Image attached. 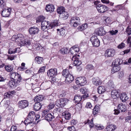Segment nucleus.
<instances>
[{
    "mask_svg": "<svg viewBox=\"0 0 131 131\" xmlns=\"http://www.w3.org/2000/svg\"><path fill=\"white\" fill-rule=\"evenodd\" d=\"M50 25V22L46 21H42L41 24V29L43 30H44L46 29L49 28Z\"/></svg>",
    "mask_w": 131,
    "mask_h": 131,
    "instance_id": "obj_12",
    "label": "nucleus"
},
{
    "mask_svg": "<svg viewBox=\"0 0 131 131\" xmlns=\"http://www.w3.org/2000/svg\"><path fill=\"white\" fill-rule=\"evenodd\" d=\"M116 128V125L113 124L108 125L105 129V131H114Z\"/></svg>",
    "mask_w": 131,
    "mask_h": 131,
    "instance_id": "obj_17",
    "label": "nucleus"
},
{
    "mask_svg": "<svg viewBox=\"0 0 131 131\" xmlns=\"http://www.w3.org/2000/svg\"><path fill=\"white\" fill-rule=\"evenodd\" d=\"M100 110V108L97 105L95 106L93 109V113L94 115H96L97 114Z\"/></svg>",
    "mask_w": 131,
    "mask_h": 131,
    "instance_id": "obj_43",
    "label": "nucleus"
},
{
    "mask_svg": "<svg viewBox=\"0 0 131 131\" xmlns=\"http://www.w3.org/2000/svg\"><path fill=\"white\" fill-rule=\"evenodd\" d=\"M126 32L128 35L131 34V28H129V27L128 26L127 28Z\"/></svg>",
    "mask_w": 131,
    "mask_h": 131,
    "instance_id": "obj_55",
    "label": "nucleus"
},
{
    "mask_svg": "<svg viewBox=\"0 0 131 131\" xmlns=\"http://www.w3.org/2000/svg\"><path fill=\"white\" fill-rule=\"evenodd\" d=\"M21 43L24 45H29L30 44V41L28 40H23L21 42Z\"/></svg>",
    "mask_w": 131,
    "mask_h": 131,
    "instance_id": "obj_50",
    "label": "nucleus"
},
{
    "mask_svg": "<svg viewBox=\"0 0 131 131\" xmlns=\"http://www.w3.org/2000/svg\"><path fill=\"white\" fill-rule=\"evenodd\" d=\"M55 8L54 6L52 4H49L46 6V10L48 12L50 13L54 11Z\"/></svg>",
    "mask_w": 131,
    "mask_h": 131,
    "instance_id": "obj_20",
    "label": "nucleus"
},
{
    "mask_svg": "<svg viewBox=\"0 0 131 131\" xmlns=\"http://www.w3.org/2000/svg\"><path fill=\"white\" fill-rule=\"evenodd\" d=\"M113 84V82L111 80H110L107 83V84L109 86H112Z\"/></svg>",
    "mask_w": 131,
    "mask_h": 131,
    "instance_id": "obj_61",
    "label": "nucleus"
},
{
    "mask_svg": "<svg viewBox=\"0 0 131 131\" xmlns=\"http://www.w3.org/2000/svg\"><path fill=\"white\" fill-rule=\"evenodd\" d=\"M119 97L120 99L123 102H125L129 98L125 93H122L121 95H120Z\"/></svg>",
    "mask_w": 131,
    "mask_h": 131,
    "instance_id": "obj_23",
    "label": "nucleus"
},
{
    "mask_svg": "<svg viewBox=\"0 0 131 131\" xmlns=\"http://www.w3.org/2000/svg\"><path fill=\"white\" fill-rule=\"evenodd\" d=\"M126 106L125 105L123 104L122 103H120L118 104L117 109L114 110V114L115 115H118L120 112H124L126 110Z\"/></svg>",
    "mask_w": 131,
    "mask_h": 131,
    "instance_id": "obj_5",
    "label": "nucleus"
},
{
    "mask_svg": "<svg viewBox=\"0 0 131 131\" xmlns=\"http://www.w3.org/2000/svg\"><path fill=\"white\" fill-rule=\"evenodd\" d=\"M16 92L13 90L11 92H8L7 93H5V95L7 98H11L13 95L15 94Z\"/></svg>",
    "mask_w": 131,
    "mask_h": 131,
    "instance_id": "obj_26",
    "label": "nucleus"
},
{
    "mask_svg": "<svg viewBox=\"0 0 131 131\" xmlns=\"http://www.w3.org/2000/svg\"><path fill=\"white\" fill-rule=\"evenodd\" d=\"M58 21L57 20H54L53 22L50 24V27L52 28L58 25Z\"/></svg>",
    "mask_w": 131,
    "mask_h": 131,
    "instance_id": "obj_49",
    "label": "nucleus"
},
{
    "mask_svg": "<svg viewBox=\"0 0 131 131\" xmlns=\"http://www.w3.org/2000/svg\"><path fill=\"white\" fill-rule=\"evenodd\" d=\"M80 92L83 94L88 93V90L85 87H83L80 89Z\"/></svg>",
    "mask_w": 131,
    "mask_h": 131,
    "instance_id": "obj_46",
    "label": "nucleus"
},
{
    "mask_svg": "<svg viewBox=\"0 0 131 131\" xmlns=\"http://www.w3.org/2000/svg\"><path fill=\"white\" fill-rule=\"evenodd\" d=\"M24 37L23 35L21 34H18L15 38V41L16 42L20 43V42L24 39Z\"/></svg>",
    "mask_w": 131,
    "mask_h": 131,
    "instance_id": "obj_22",
    "label": "nucleus"
},
{
    "mask_svg": "<svg viewBox=\"0 0 131 131\" xmlns=\"http://www.w3.org/2000/svg\"><path fill=\"white\" fill-rule=\"evenodd\" d=\"M5 69L7 71L10 72L12 71L13 69V68L10 65H8L6 66L5 67Z\"/></svg>",
    "mask_w": 131,
    "mask_h": 131,
    "instance_id": "obj_47",
    "label": "nucleus"
},
{
    "mask_svg": "<svg viewBox=\"0 0 131 131\" xmlns=\"http://www.w3.org/2000/svg\"><path fill=\"white\" fill-rule=\"evenodd\" d=\"M93 118L92 119L91 121L88 120L87 121H85L84 122L85 124L88 123V124H89V126L90 128H92L94 126V125L93 124Z\"/></svg>",
    "mask_w": 131,
    "mask_h": 131,
    "instance_id": "obj_40",
    "label": "nucleus"
},
{
    "mask_svg": "<svg viewBox=\"0 0 131 131\" xmlns=\"http://www.w3.org/2000/svg\"><path fill=\"white\" fill-rule=\"evenodd\" d=\"M57 32L59 34V35L61 36H63L66 33V31L64 28L57 29Z\"/></svg>",
    "mask_w": 131,
    "mask_h": 131,
    "instance_id": "obj_28",
    "label": "nucleus"
},
{
    "mask_svg": "<svg viewBox=\"0 0 131 131\" xmlns=\"http://www.w3.org/2000/svg\"><path fill=\"white\" fill-rule=\"evenodd\" d=\"M64 11V8L63 7H59L57 9V13L60 15Z\"/></svg>",
    "mask_w": 131,
    "mask_h": 131,
    "instance_id": "obj_38",
    "label": "nucleus"
},
{
    "mask_svg": "<svg viewBox=\"0 0 131 131\" xmlns=\"http://www.w3.org/2000/svg\"><path fill=\"white\" fill-rule=\"evenodd\" d=\"M60 16L63 20H66L68 18L69 15L67 12L64 11L60 15Z\"/></svg>",
    "mask_w": 131,
    "mask_h": 131,
    "instance_id": "obj_36",
    "label": "nucleus"
},
{
    "mask_svg": "<svg viewBox=\"0 0 131 131\" xmlns=\"http://www.w3.org/2000/svg\"><path fill=\"white\" fill-rule=\"evenodd\" d=\"M79 55L76 54H74V55L72 56V60L73 61V66H78L81 64V61L79 60Z\"/></svg>",
    "mask_w": 131,
    "mask_h": 131,
    "instance_id": "obj_8",
    "label": "nucleus"
},
{
    "mask_svg": "<svg viewBox=\"0 0 131 131\" xmlns=\"http://www.w3.org/2000/svg\"><path fill=\"white\" fill-rule=\"evenodd\" d=\"M28 102L26 100L20 101L18 103V107L21 109L26 107L28 106Z\"/></svg>",
    "mask_w": 131,
    "mask_h": 131,
    "instance_id": "obj_10",
    "label": "nucleus"
},
{
    "mask_svg": "<svg viewBox=\"0 0 131 131\" xmlns=\"http://www.w3.org/2000/svg\"><path fill=\"white\" fill-rule=\"evenodd\" d=\"M70 22L71 25L75 27L80 24V19L79 18L77 17H72L70 20Z\"/></svg>",
    "mask_w": 131,
    "mask_h": 131,
    "instance_id": "obj_6",
    "label": "nucleus"
},
{
    "mask_svg": "<svg viewBox=\"0 0 131 131\" xmlns=\"http://www.w3.org/2000/svg\"><path fill=\"white\" fill-rule=\"evenodd\" d=\"M103 27H101L99 28L97 30L95 31L96 34L98 35L102 36L104 35L106 32L103 30Z\"/></svg>",
    "mask_w": 131,
    "mask_h": 131,
    "instance_id": "obj_18",
    "label": "nucleus"
},
{
    "mask_svg": "<svg viewBox=\"0 0 131 131\" xmlns=\"http://www.w3.org/2000/svg\"><path fill=\"white\" fill-rule=\"evenodd\" d=\"M70 73L68 69H66L63 70L62 71V74L64 77H65V78Z\"/></svg>",
    "mask_w": 131,
    "mask_h": 131,
    "instance_id": "obj_48",
    "label": "nucleus"
},
{
    "mask_svg": "<svg viewBox=\"0 0 131 131\" xmlns=\"http://www.w3.org/2000/svg\"><path fill=\"white\" fill-rule=\"evenodd\" d=\"M105 22L106 23V24L108 25V24H110L111 22V20L110 19V18L108 17H107L105 20Z\"/></svg>",
    "mask_w": 131,
    "mask_h": 131,
    "instance_id": "obj_60",
    "label": "nucleus"
},
{
    "mask_svg": "<svg viewBox=\"0 0 131 131\" xmlns=\"http://www.w3.org/2000/svg\"><path fill=\"white\" fill-rule=\"evenodd\" d=\"M105 91V89L104 86H100L98 88V92L100 94L103 93Z\"/></svg>",
    "mask_w": 131,
    "mask_h": 131,
    "instance_id": "obj_34",
    "label": "nucleus"
},
{
    "mask_svg": "<svg viewBox=\"0 0 131 131\" xmlns=\"http://www.w3.org/2000/svg\"><path fill=\"white\" fill-rule=\"evenodd\" d=\"M43 99V97L42 96H36L35 97L34 101H35L37 102L42 101Z\"/></svg>",
    "mask_w": 131,
    "mask_h": 131,
    "instance_id": "obj_35",
    "label": "nucleus"
},
{
    "mask_svg": "<svg viewBox=\"0 0 131 131\" xmlns=\"http://www.w3.org/2000/svg\"><path fill=\"white\" fill-rule=\"evenodd\" d=\"M26 126V128L28 129H31L34 127V122H31L27 123V122H24Z\"/></svg>",
    "mask_w": 131,
    "mask_h": 131,
    "instance_id": "obj_25",
    "label": "nucleus"
},
{
    "mask_svg": "<svg viewBox=\"0 0 131 131\" xmlns=\"http://www.w3.org/2000/svg\"><path fill=\"white\" fill-rule=\"evenodd\" d=\"M87 28V25L86 24H83L81 26H79L77 29L79 31H82L86 29Z\"/></svg>",
    "mask_w": 131,
    "mask_h": 131,
    "instance_id": "obj_32",
    "label": "nucleus"
},
{
    "mask_svg": "<svg viewBox=\"0 0 131 131\" xmlns=\"http://www.w3.org/2000/svg\"><path fill=\"white\" fill-rule=\"evenodd\" d=\"M68 101L69 100L67 98H62L59 100H57L56 102V104L58 106H64Z\"/></svg>",
    "mask_w": 131,
    "mask_h": 131,
    "instance_id": "obj_9",
    "label": "nucleus"
},
{
    "mask_svg": "<svg viewBox=\"0 0 131 131\" xmlns=\"http://www.w3.org/2000/svg\"><path fill=\"white\" fill-rule=\"evenodd\" d=\"M94 3L95 5L97 11L100 13H104L108 10V8L105 5L99 4L96 1H95Z\"/></svg>",
    "mask_w": 131,
    "mask_h": 131,
    "instance_id": "obj_3",
    "label": "nucleus"
},
{
    "mask_svg": "<svg viewBox=\"0 0 131 131\" xmlns=\"http://www.w3.org/2000/svg\"><path fill=\"white\" fill-rule=\"evenodd\" d=\"M111 96L113 99H116L119 97L120 95L118 92L115 90L112 91L111 92Z\"/></svg>",
    "mask_w": 131,
    "mask_h": 131,
    "instance_id": "obj_19",
    "label": "nucleus"
},
{
    "mask_svg": "<svg viewBox=\"0 0 131 131\" xmlns=\"http://www.w3.org/2000/svg\"><path fill=\"white\" fill-rule=\"evenodd\" d=\"M67 128L70 131H76L74 127L73 126L69 127Z\"/></svg>",
    "mask_w": 131,
    "mask_h": 131,
    "instance_id": "obj_64",
    "label": "nucleus"
},
{
    "mask_svg": "<svg viewBox=\"0 0 131 131\" xmlns=\"http://www.w3.org/2000/svg\"><path fill=\"white\" fill-rule=\"evenodd\" d=\"M127 42L128 43H130L129 47L131 48V36H129L128 37Z\"/></svg>",
    "mask_w": 131,
    "mask_h": 131,
    "instance_id": "obj_56",
    "label": "nucleus"
},
{
    "mask_svg": "<svg viewBox=\"0 0 131 131\" xmlns=\"http://www.w3.org/2000/svg\"><path fill=\"white\" fill-rule=\"evenodd\" d=\"M55 105V103L53 101H52L48 105L47 108L49 110H51L54 108Z\"/></svg>",
    "mask_w": 131,
    "mask_h": 131,
    "instance_id": "obj_41",
    "label": "nucleus"
},
{
    "mask_svg": "<svg viewBox=\"0 0 131 131\" xmlns=\"http://www.w3.org/2000/svg\"><path fill=\"white\" fill-rule=\"evenodd\" d=\"M123 62L122 60L117 58L113 62L112 65L115 66L119 65L121 64Z\"/></svg>",
    "mask_w": 131,
    "mask_h": 131,
    "instance_id": "obj_24",
    "label": "nucleus"
},
{
    "mask_svg": "<svg viewBox=\"0 0 131 131\" xmlns=\"http://www.w3.org/2000/svg\"><path fill=\"white\" fill-rule=\"evenodd\" d=\"M65 78L66 81L69 82H71L74 79L73 75L70 73Z\"/></svg>",
    "mask_w": 131,
    "mask_h": 131,
    "instance_id": "obj_27",
    "label": "nucleus"
},
{
    "mask_svg": "<svg viewBox=\"0 0 131 131\" xmlns=\"http://www.w3.org/2000/svg\"><path fill=\"white\" fill-rule=\"evenodd\" d=\"M90 40L94 46L98 47L100 45V41L95 36H93L90 38Z\"/></svg>",
    "mask_w": 131,
    "mask_h": 131,
    "instance_id": "obj_11",
    "label": "nucleus"
},
{
    "mask_svg": "<svg viewBox=\"0 0 131 131\" xmlns=\"http://www.w3.org/2000/svg\"><path fill=\"white\" fill-rule=\"evenodd\" d=\"M10 77L12 80L9 82V85L11 87L17 86L21 81L22 78L18 73L11 72Z\"/></svg>",
    "mask_w": 131,
    "mask_h": 131,
    "instance_id": "obj_1",
    "label": "nucleus"
},
{
    "mask_svg": "<svg viewBox=\"0 0 131 131\" xmlns=\"http://www.w3.org/2000/svg\"><path fill=\"white\" fill-rule=\"evenodd\" d=\"M85 68L87 70V71H89L90 70L93 69L94 67L92 64H89L87 65L86 66Z\"/></svg>",
    "mask_w": 131,
    "mask_h": 131,
    "instance_id": "obj_39",
    "label": "nucleus"
},
{
    "mask_svg": "<svg viewBox=\"0 0 131 131\" xmlns=\"http://www.w3.org/2000/svg\"><path fill=\"white\" fill-rule=\"evenodd\" d=\"M76 108L79 110L81 108L82 105L81 104L78 103V104L76 105Z\"/></svg>",
    "mask_w": 131,
    "mask_h": 131,
    "instance_id": "obj_59",
    "label": "nucleus"
},
{
    "mask_svg": "<svg viewBox=\"0 0 131 131\" xmlns=\"http://www.w3.org/2000/svg\"><path fill=\"white\" fill-rule=\"evenodd\" d=\"M120 66L119 65L114 66L112 69L111 73H114L120 70Z\"/></svg>",
    "mask_w": 131,
    "mask_h": 131,
    "instance_id": "obj_29",
    "label": "nucleus"
},
{
    "mask_svg": "<svg viewBox=\"0 0 131 131\" xmlns=\"http://www.w3.org/2000/svg\"><path fill=\"white\" fill-rule=\"evenodd\" d=\"M118 32V31L117 30H113L110 31V33L112 35H116Z\"/></svg>",
    "mask_w": 131,
    "mask_h": 131,
    "instance_id": "obj_54",
    "label": "nucleus"
},
{
    "mask_svg": "<svg viewBox=\"0 0 131 131\" xmlns=\"http://www.w3.org/2000/svg\"><path fill=\"white\" fill-rule=\"evenodd\" d=\"M16 49H9L8 50V53L9 54H13L16 53Z\"/></svg>",
    "mask_w": 131,
    "mask_h": 131,
    "instance_id": "obj_52",
    "label": "nucleus"
},
{
    "mask_svg": "<svg viewBox=\"0 0 131 131\" xmlns=\"http://www.w3.org/2000/svg\"><path fill=\"white\" fill-rule=\"evenodd\" d=\"M118 77L120 79H122L124 75L123 72L122 71L119 72L118 73Z\"/></svg>",
    "mask_w": 131,
    "mask_h": 131,
    "instance_id": "obj_58",
    "label": "nucleus"
},
{
    "mask_svg": "<svg viewBox=\"0 0 131 131\" xmlns=\"http://www.w3.org/2000/svg\"><path fill=\"white\" fill-rule=\"evenodd\" d=\"M35 113L34 111L30 112L24 122H27V123L34 122L33 121L35 118Z\"/></svg>",
    "mask_w": 131,
    "mask_h": 131,
    "instance_id": "obj_4",
    "label": "nucleus"
},
{
    "mask_svg": "<svg viewBox=\"0 0 131 131\" xmlns=\"http://www.w3.org/2000/svg\"><path fill=\"white\" fill-rule=\"evenodd\" d=\"M35 60L37 61L38 64H40L43 61V58L41 57L37 56L35 57Z\"/></svg>",
    "mask_w": 131,
    "mask_h": 131,
    "instance_id": "obj_37",
    "label": "nucleus"
},
{
    "mask_svg": "<svg viewBox=\"0 0 131 131\" xmlns=\"http://www.w3.org/2000/svg\"><path fill=\"white\" fill-rule=\"evenodd\" d=\"M57 70L56 68L51 69L49 70L47 72L48 75L50 77H53L57 74Z\"/></svg>",
    "mask_w": 131,
    "mask_h": 131,
    "instance_id": "obj_14",
    "label": "nucleus"
},
{
    "mask_svg": "<svg viewBox=\"0 0 131 131\" xmlns=\"http://www.w3.org/2000/svg\"><path fill=\"white\" fill-rule=\"evenodd\" d=\"M63 117L65 118V119L67 120H68L70 119L71 114H70L68 113V112H66L63 113Z\"/></svg>",
    "mask_w": 131,
    "mask_h": 131,
    "instance_id": "obj_30",
    "label": "nucleus"
},
{
    "mask_svg": "<svg viewBox=\"0 0 131 131\" xmlns=\"http://www.w3.org/2000/svg\"><path fill=\"white\" fill-rule=\"evenodd\" d=\"M68 49L66 47H64L59 50V52L62 54H67L68 53Z\"/></svg>",
    "mask_w": 131,
    "mask_h": 131,
    "instance_id": "obj_42",
    "label": "nucleus"
},
{
    "mask_svg": "<svg viewBox=\"0 0 131 131\" xmlns=\"http://www.w3.org/2000/svg\"><path fill=\"white\" fill-rule=\"evenodd\" d=\"M39 31L38 28L35 27H31L29 29V33L31 35H35L37 34Z\"/></svg>",
    "mask_w": 131,
    "mask_h": 131,
    "instance_id": "obj_15",
    "label": "nucleus"
},
{
    "mask_svg": "<svg viewBox=\"0 0 131 131\" xmlns=\"http://www.w3.org/2000/svg\"><path fill=\"white\" fill-rule=\"evenodd\" d=\"M72 48L74 50L75 52H76L77 53L79 52V47L77 45H75L72 47Z\"/></svg>",
    "mask_w": 131,
    "mask_h": 131,
    "instance_id": "obj_53",
    "label": "nucleus"
},
{
    "mask_svg": "<svg viewBox=\"0 0 131 131\" xmlns=\"http://www.w3.org/2000/svg\"><path fill=\"white\" fill-rule=\"evenodd\" d=\"M76 82L77 84L82 86L85 85L87 82L85 78L84 77H80L76 79Z\"/></svg>",
    "mask_w": 131,
    "mask_h": 131,
    "instance_id": "obj_7",
    "label": "nucleus"
},
{
    "mask_svg": "<svg viewBox=\"0 0 131 131\" xmlns=\"http://www.w3.org/2000/svg\"><path fill=\"white\" fill-rule=\"evenodd\" d=\"M115 51L113 49H107L105 52V56L107 57H113L114 55Z\"/></svg>",
    "mask_w": 131,
    "mask_h": 131,
    "instance_id": "obj_13",
    "label": "nucleus"
},
{
    "mask_svg": "<svg viewBox=\"0 0 131 131\" xmlns=\"http://www.w3.org/2000/svg\"><path fill=\"white\" fill-rule=\"evenodd\" d=\"M45 18V17L42 15H41L36 20V22L38 23L42 22L44 21L43 20Z\"/></svg>",
    "mask_w": 131,
    "mask_h": 131,
    "instance_id": "obj_44",
    "label": "nucleus"
},
{
    "mask_svg": "<svg viewBox=\"0 0 131 131\" xmlns=\"http://www.w3.org/2000/svg\"><path fill=\"white\" fill-rule=\"evenodd\" d=\"M42 105L39 102L35 103L33 105V107L34 110L37 111L41 108Z\"/></svg>",
    "mask_w": 131,
    "mask_h": 131,
    "instance_id": "obj_21",
    "label": "nucleus"
},
{
    "mask_svg": "<svg viewBox=\"0 0 131 131\" xmlns=\"http://www.w3.org/2000/svg\"><path fill=\"white\" fill-rule=\"evenodd\" d=\"M63 108L61 106L58 108H56L53 111V112H55V113L56 112L61 113L63 112Z\"/></svg>",
    "mask_w": 131,
    "mask_h": 131,
    "instance_id": "obj_45",
    "label": "nucleus"
},
{
    "mask_svg": "<svg viewBox=\"0 0 131 131\" xmlns=\"http://www.w3.org/2000/svg\"><path fill=\"white\" fill-rule=\"evenodd\" d=\"M1 4V7L3 9L1 13L2 16L4 17H8L10 14L11 9L9 8L6 9L5 8L6 4L5 2L3 0L0 1Z\"/></svg>",
    "mask_w": 131,
    "mask_h": 131,
    "instance_id": "obj_2",
    "label": "nucleus"
},
{
    "mask_svg": "<svg viewBox=\"0 0 131 131\" xmlns=\"http://www.w3.org/2000/svg\"><path fill=\"white\" fill-rule=\"evenodd\" d=\"M92 83L96 86L100 85L102 83L101 81L97 77L93 78L92 79Z\"/></svg>",
    "mask_w": 131,
    "mask_h": 131,
    "instance_id": "obj_16",
    "label": "nucleus"
},
{
    "mask_svg": "<svg viewBox=\"0 0 131 131\" xmlns=\"http://www.w3.org/2000/svg\"><path fill=\"white\" fill-rule=\"evenodd\" d=\"M54 118V116L50 113H48L45 116V118L46 120L49 121H51Z\"/></svg>",
    "mask_w": 131,
    "mask_h": 131,
    "instance_id": "obj_31",
    "label": "nucleus"
},
{
    "mask_svg": "<svg viewBox=\"0 0 131 131\" xmlns=\"http://www.w3.org/2000/svg\"><path fill=\"white\" fill-rule=\"evenodd\" d=\"M46 68V66H43L41 67L40 68H39L38 71V73H41L43 72H44L45 71V69Z\"/></svg>",
    "mask_w": 131,
    "mask_h": 131,
    "instance_id": "obj_51",
    "label": "nucleus"
},
{
    "mask_svg": "<svg viewBox=\"0 0 131 131\" xmlns=\"http://www.w3.org/2000/svg\"><path fill=\"white\" fill-rule=\"evenodd\" d=\"M82 100V97L79 95H75L74 97V100L75 102L79 103Z\"/></svg>",
    "mask_w": 131,
    "mask_h": 131,
    "instance_id": "obj_33",
    "label": "nucleus"
},
{
    "mask_svg": "<svg viewBox=\"0 0 131 131\" xmlns=\"http://www.w3.org/2000/svg\"><path fill=\"white\" fill-rule=\"evenodd\" d=\"M125 46V44L124 43L122 42L118 46V48L122 49L124 48Z\"/></svg>",
    "mask_w": 131,
    "mask_h": 131,
    "instance_id": "obj_57",
    "label": "nucleus"
},
{
    "mask_svg": "<svg viewBox=\"0 0 131 131\" xmlns=\"http://www.w3.org/2000/svg\"><path fill=\"white\" fill-rule=\"evenodd\" d=\"M47 111L46 110H44L43 111L42 113V116L45 118V117L46 116V115L48 114L47 113Z\"/></svg>",
    "mask_w": 131,
    "mask_h": 131,
    "instance_id": "obj_62",
    "label": "nucleus"
},
{
    "mask_svg": "<svg viewBox=\"0 0 131 131\" xmlns=\"http://www.w3.org/2000/svg\"><path fill=\"white\" fill-rule=\"evenodd\" d=\"M17 130H19L17 129V127L16 126H12L10 130V131H16Z\"/></svg>",
    "mask_w": 131,
    "mask_h": 131,
    "instance_id": "obj_63",
    "label": "nucleus"
}]
</instances>
